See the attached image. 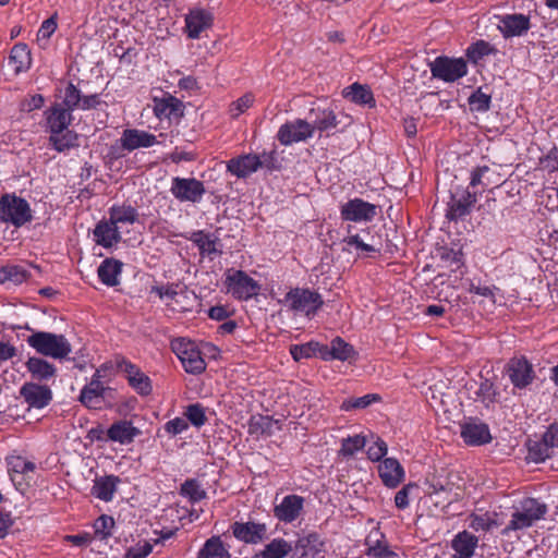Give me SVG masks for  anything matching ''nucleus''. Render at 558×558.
Masks as SVG:
<instances>
[{"label": "nucleus", "instance_id": "obj_46", "mask_svg": "<svg viewBox=\"0 0 558 558\" xmlns=\"http://www.w3.org/2000/svg\"><path fill=\"white\" fill-rule=\"evenodd\" d=\"M497 390L489 379H483L475 391L476 398L488 408L496 402Z\"/></svg>", "mask_w": 558, "mask_h": 558}, {"label": "nucleus", "instance_id": "obj_33", "mask_svg": "<svg viewBox=\"0 0 558 558\" xmlns=\"http://www.w3.org/2000/svg\"><path fill=\"white\" fill-rule=\"evenodd\" d=\"M229 548L230 545H225L220 536L214 535L206 539L197 553V558H231Z\"/></svg>", "mask_w": 558, "mask_h": 558}, {"label": "nucleus", "instance_id": "obj_28", "mask_svg": "<svg viewBox=\"0 0 558 558\" xmlns=\"http://www.w3.org/2000/svg\"><path fill=\"white\" fill-rule=\"evenodd\" d=\"M32 64L31 50L26 44H15L9 54L8 65L12 69L14 75H19L29 70Z\"/></svg>", "mask_w": 558, "mask_h": 558}, {"label": "nucleus", "instance_id": "obj_5", "mask_svg": "<svg viewBox=\"0 0 558 558\" xmlns=\"http://www.w3.org/2000/svg\"><path fill=\"white\" fill-rule=\"evenodd\" d=\"M114 366L117 369L125 374L129 386L140 396H149L153 391L150 378L142 372V369L123 355L114 357Z\"/></svg>", "mask_w": 558, "mask_h": 558}, {"label": "nucleus", "instance_id": "obj_57", "mask_svg": "<svg viewBox=\"0 0 558 558\" xmlns=\"http://www.w3.org/2000/svg\"><path fill=\"white\" fill-rule=\"evenodd\" d=\"M439 256L440 259L445 263H447L449 266L453 267L454 269H458L463 264L462 262V253L461 251H457L453 248L448 247H441L439 250Z\"/></svg>", "mask_w": 558, "mask_h": 558}, {"label": "nucleus", "instance_id": "obj_55", "mask_svg": "<svg viewBox=\"0 0 558 558\" xmlns=\"http://www.w3.org/2000/svg\"><path fill=\"white\" fill-rule=\"evenodd\" d=\"M425 496L429 497L432 495H437V493H446L447 487H453V484L449 481H441L437 476L433 475L430 477H427L425 483Z\"/></svg>", "mask_w": 558, "mask_h": 558}, {"label": "nucleus", "instance_id": "obj_22", "mask_svg": "<svg viewBox=\"0 0 558 558\" xmlns=\"http://www.w3.org/2000/svg\"><path fill=\"white\" fill-rule=\"evenodd\" d=\"M476 203V193L471 192L469 189L462 190L461 193H456L449 203L447 218L457 220L471 213L472 206Z\"/></svg>", "mask_w": 558, "mask_h": 558}, {"label": "nucleus", "instance_id": "obj_53", "mask_svg": "<svg viewBox=\"0 0 558 558\" xmlns=\"http://www.w3.org/2000/svg\"><path fill=\"white\" fill-rule=\"evenodd\" d=\"M184 414L186 416V421L191 422L195 427L203 426L207 421L205 409L201 403L187 405Z\"/></svg>", "mask_w": 558, "mask_h": 558}, {"label": "nucleus", "instance_id": "obj_41", "mask_svg": "<svg viewBox=\"0 0 558 558\" xmlns=\"http://www.w3.org/2000/svg\"><path fill=\"white\" fill-rule=\"evenodd\" d=\"M534 523L524 514L520 509H517L512 515L509 523L501 531L504 536H510L511 532L521 531L532 526Z\"/></svg>", "mask_w": 558, "mask_h": 558}, {"label": "nucleus", "instance_id": "obj_24", "mask_svg": "<svg viewBox=\"0 0 558 558\" xmlns=\"http://www.w3.org/2000/svg\"><path fill=\"white\" fill-rule=\"evenodd\" d=\"M93 239L97 245L105 248H111L121 240V231L110 223L109 219L100 220L93 230Z\"/></svg>", "mask_w": 558, "mask_h": 558}, {"label": "nucleus", "instance_id": "obj_29", "mask_svg": "<svg viewBox=\"0 0 558 558\" xmlns=\"http://www.w3.org/2000/svg\"><path fill=\"white\" fill-rule=\"evenodd\" d=\"M109 220L111 225H114L119 230L124 225H133L138 220L137 209L130 204H114L109 208Z\"/></svg>", "mask_w": 558, "mask_h": 558}, {"label": "nucleus", "instance_id": "obj_37", "mask_svg": "<svg viewBox=\"0 0 558 558\" xmlns=\"http://www.w3.org/2000/svg\"><path fill=\"white\" fill-rule=\"evenodd\" d=\"M290 553H292L291 543L283 538H274L265 546L259 556L262 558H284Z\"/></svg>", "mask_w": 558, "mask_h": 558}, {"label": "nucleus", "instance_id": "obj_19", "mask_svg": "<svg viewBox=\"0 0 558 558\" xmlns=\"http://www.w3.org/2000/svg\"><path fill=\"white\" fill-rule=\"evenodd\" d=\"M123 149L128 151L137 148H147L158 143L156 135L138 129H125L120 137Z\"/></svg>", "mask_w": 558, "mask_h": 558}, {"label": "nucleus", "instance_id": "obj_21", "mask_svg": "<svg viewBox=\"0 0 558 558\" xmlns=\"http://www.w3.org/2000/svg\"><path fill=\"white\" fill-rule=\"evenodd\" d=\"M461 437L469 446H482L492 441L487 424L470 421L461 426Z\"/></svg>", "mask_w": 558, "mask_h": 558}, {"label": "nucleus", "instance_id": "obj_50", "mask_svg": "<svg viewBox=\"0 0 558 558\" xmlns=\"http://www.w3.org/2000/svg\"><path fill=\"white\" fill-rule=\"evenodd\" d=\"M272 427V420L269 416L253 415L248 423V433L258 437L269 433Z\"/></svg>", "mask_w": 558, "mask_h": 558}, {"label": "nucleus", "instance_id": "obj_47", "mask_svg": "<svg viewBox=\"0 0 558 558\" xmlns=\"http://www.w3.org/2000/svg\"><path fill=\"white\" fill-rule=\"evenodd\" d=\"M342 242L345 244L343 251L351 252V248L354 247L357 256L378 252L373 245L364 243L359 234L349 235L344 238Z\"/></svg>", "mask_w": 558, "mask_h": 558}, {"label": "nucleus", "instance_id": "obj_12", "mask_svg": "<svg viewBox=\"0 0 558 558\" xmlns=\"http://www.w3.org/2000/svg\"><path fill=\"white\" fill-rule=\"evenodd\" d=\"M214 22V14L210 10L193 8L185 15V32L190 38H198L201 34L210 28Z\"/></svg>", "mask_w": 558, "mask_h": 558}, {"label": "nucleus", "instance_id": "obj_64", "mask_svg": "<svg viewBox=\"0 0 558 558\" xmlns=\"http://www.w3.org/2000/svg\"><path fill=\"white\" fill-rule=\"evenodd\" d=\"M187 428L189 423L183 417H174L165 424V430L172 436L180 435Z\"/></svg>", "mask_w": 558, "mask_h": 558}, {"label": "nucleus", "instance_id": "obj_62", "mask_svg": "<svg viewBox=\"0 0 558 558\" xmlns=\"http://www.w3.org/2000/svg\"><path fill=\"white\" fill-rule=\"evenodd\" d=\"M539 163L549 172L558 171V148L554 146L549 151L539 159Z\"/></svg>", "mask_w": 558, "mask_h": 558}, {"label": "nucleus", "instance_id": "obj_43", "mask_svg": "<svg viewBox=\"0 0 558 558\" xmlns=\"http://www.w3.org/2000/svg\"><path fill=\"white\" fill-rule=\"evenodd\" d=\"M381 400V397L377 393H368L357 398H349L343 400L340 405V409L343 411H351L355 409H365L369 407L374 402H378Z\"/></svg>", "mask_w": 558, "mask_h": 558}, {"label": "nucleus", "instance_id": "obj_1", "mask_svg": "<svg viewBox=\"0 0 558 558\" xmlns=\"http://www.w3.org/2000/svg\"><path fill=\"white\" fill-rule=\"evenodd\" d=\"M73 114L61 104H53L44 111V128L49 133L48 142L57 153H66L80 146V135L71 130Z\"/></svg>", "mask_w": 558, "mask_h": 558}, {"label": "nucleus", "instance_id": "obj_9", "mask_svg": "<svg viewBox=\"0 0 558 558\" xmlns=\"http://www.w3.org/2000/svg\"><path fill=\"white\" fill-rule=\"evenodd\" d=\"M505 371L513 387L518 389L526 388L535 378L533 365L524 356L510 359Z\"/></svg>", "mask_w": 558, "mask_h": 558}, {"label": "nucleus", "instance_id": "obj_35", "mask_svg": "<svg viewBox=\"0 0 558 558\" xmlns=\"http://www.w3.org/2000/svg\"><path fill=\"white\" fill-rule=\"evenodd\" d=\"M225 286L228 293L242 300L244 298V270L228 269L226 272Z\"/></svg>", "mask_w": 558, "mask_h": 558}, {"label": "nucleus", "instance_id": "obj_34", "mask_svg": "<svg viewBox=\"0 0 558 558\" xmlns=\"http://www.w3.org/2000/svg\"><path fill=\"white\" fill-rule=\"evenodd\" d=\"M342 95L357 105H368L371 107L375 105L373 93L366 85L353 83L343 89Z\"/></svg>", "mask_w": 558, "mask_h": 558}, {"label": "nucleus", "instance_id": "obj_14", "mask_svg": "<svg viewBox=\"0 0 558 558\" xmlns=\"http://www.w3.org/2000/svg\"><path fill=\"white\" fill-rule=\"evenodd\" d=\"M186 239L198 248L202 257H207L210 260H214L221 254L220 240L215 233L207 232L205 230H196Z\"/></svg>", "mask_w": 558, "mask_h": 558}, {"label": "nucleus", "instance_id": "obj_32", "mask_svg": "<svg viewBox=\"0 0 558 558\" xmlns=\"http://www.w3.org/2000/svg\"><path fill=\"white\" fill-rule=\"evenodd\" d=\"M119 482L120 480L116 475H107L96 478L92 487V495L102 501H111Z\"/></svg>", "mask_w": 558, "mask_h": 558}, {"label": "nucleus", "instance_id": "obj_36", "mask_svg": "<svg viewBox=\"0 0 558 558\" xmlns=\"http://www.w3.org/2000/svg\"><path fill=\"white\" fill-rule=\"evenodd\" d=\"M366 555L373 558H399V555L391 550L388 544L381 539H373V534L366 538Z\"/></svg>", "mask_w": 558, "mask_h": 558}, {"label": "nucleus", "instance_id": "obj_27", "mask_svg": "<svg viewBox=\"0 0 558 558\" xmlns=\"http://www.w3.org/2000/svg\"><path fill=\"white\" fill-rule=\"evenodd\" d=\"M122 267L123 263L121 260L112 257L105 258L97 269L100 282L107 287L118 286L120 283Z\"/></svg>", "mask_w": 558, "mask_h": 558}, {"label": "nucleus", "instance_id": "obj_31", "mask_svg": "<svg viewBox=\"0 0 558 558\" xmlns=\"http://www.w3.org/2000/svg\"><path fill=\"white\" fill-rule=\"evenodd\" d=\"M478 538L468 531L458 533L452 539L451 546L456 551L453 558H471L477 546Z\"/></svg>", "mask_w": 558, "mask_h": 558}, {"label": "nucleus", "instance_id": "obj_38", "mask_svg": "<svg viewBox=\"0 0 558 558\" xmlns=\"http://www.w3.org/2000/svg\"><path fill=\"white\" fill-rule=\"evenodd\" d=\"M180 495L187 498L191 504H196L207 498L206 490L196 478H187L182 483Z\"/></svg>", "mask_w": 558, "mask_h": 558}, {"label": "nucleus", "instance_id": "obj_61", "mask_svg": "<svg viewBox=\"0 0 558 558\" xmlns=\"http://www.w3.org/2000/svg\"><path fill=\"white\" fill-rule=\"evenodd\" d=\"M452 489L453 487H447L446 493H437V495H432L428 498L436 508L445 509L456 500L452 496Z\"/></svg>", "mask_w": 558, "mask_h": 558}, {"label": "nucleus", "instance_id": "obj_6", "mask_svg": "<svg viewBox=\"0 0 558 558\" xmlns=\"http://www.w3.org/2000/svg\"><path fill=\"white\" fill-rule=\"evenodd\" d=\"M433 77L452 83L468 73V64L462 58L437 57L430 64Z\"/></svg>", "mask_w": 558, "mask_h": 558}, {"label": "nucleus", "instance_id": "obj_52", "mask_svg": "<svg viewBox=\"0 0 558 558\" xmlns=\"http://www.w3.org/2000/svg\"><path fill=\"white\" fill-rule=\"evenodd\" d=\"M366 444L365 437L355 435L342 439L340 453L344 457H351L359 450L363 449Z\"/></svg>", "mask_w": 558, "mask_h": 558}, {"label": "nucleus", "instance_id": "obj_18", "mask_svg": "<svg viewBox=\"0 0 558 558\" xmlns=\"http://www.w3.org/2000/svg\"><path fill=\"white\" fill-rule=\"evenodd\" d=\"M154 113L160 120L179 119L184 114V105L179 98L166 94L161 98H154Z\"/></svg>", "mask_w": 558, "mask_h": 558}, {"label": "nucleus", "instance_id": "obj_20", "mask_svg": "<svg viewBox=\"0 0 558 558\" xmlns=\"http://www.w3.org/2000/svg\"><path fill=\"white\" fill-rule=\"evenodd\" d=\"M141 434V429L128 420L116 421L107 429L109 440L120 445L132 444Z\"/></svg>", "mask_w": 558, "mask_h": 558}, {"label": "nucleus", "instance_id": "obj_17", "mask_svg": "<svg viewBox=\"0 0 558 558\" xmlns=\"http://www.w3.org/2000/svg\"><path fill=\"white\" fill-rule=\"evenodd\" d=\"M530 27V17L521 13L506 14L499 19L498 23V29L505 38L522 36Z\"/></svg>", "mask_w": 558, "mask_h": 558}, {"label": "nucleus", "instance_id": "obj_49", "mask_svg": "<svg viewBox=\"0 0 558 558\" xmlns=\"http://www.w3.org/2000/svg\"><path fill=\"white\" fill-rule=\"evenodd\" d=\"M527 450V458L535 463L543 462L550 457V449L541 439L529 440Z\"/></svg>", "mask_w": 558, "mask_h": 558}, {"label": "nucleus", "instance_id": "obj_4", "mask_svg": "<svg viewBox=\"0 0 558 558\" xmlns=\"http://www.w3.org/2000/svg\"><path fill=\"white\" fill-rule=\"evenodd\" d=\"M171 350L186 373L197 375L206 369V362L195 342L185 338H177L171 341Z\"/></svg>", "mask_w": 558, "mask_h": 558}, {"label": "nucleus", "instance_id": "obj_59", "mask_svg": "<svg viewBox=\"0 0 558 558\" xmlns=\"http://www.w3.org/2000/svg\"><path fill=\"white\" fill-rule=\"evenodd\" d=\"M497 522L492 519L488 514H472L470 527L474 531H489Z\"/></svg>", "mask_w": 558, "mask_h": 558}, {"label": "nucleus", "instance_id": "obj_2", "mask_svg": "<svg viewBox=\"0 0 558 558\" xmlns=\"http://www.w3.org/2000/svg\"><path fill=\"white\" fill-rule=\"evenodd\" d=\"M27 344L43 356L64 360L72 352V345L62 333L33 331L26 339Z\"/></svg>", "mask_w": 558, "mask_h": 558}, {"label": "nucleus", "instance_id": "obj_58", "mask_svg": "<svg viewBox=\"0 0 558 558\" xmlns=\"http://www.w3.org/2000/svg\"><path fill=\"white\" fill-rule=\"evenodd\" d=\"M45 105V97L41 94H34L25 97L21 104L20 108L23 112H32L34 110H39Z\"/></svg>", "mask_w": 558, "mask_h": 558}, {"label": "nucleus", "instance_id": "obj_51", "mask_svg": "<svg viewBox=\"0 0 558 558\" xmlns=\"http://www.w3.org/2000/svg\"><path fill=\"white\" fill-rule=\"evenodd\" d=\"M81 90L72 82H70L64 89V97L61 105L63 108L69 109V111L73 113V111L77 110L81 105Z\"/></svg>", "mask_w": 558, "mask_h": 558}, {"label": "nucleus", "instance_id": "obj_42", "mask_svg": "<svg viewBox=\"0 0 558 558\" xmlns=\"http://www.w3.org/2000/svg\"><path fill=\"white\" fill-rule=\"evenodd\" d=\"M114 524V520L111 515L101 514L93 524L95 536L100 541L108 539L112 536Z\"/></svg>", "mask_w": 558, "mask_h": 558}, {"label": "nucleus", "instance_id": "obj_26", "mask_svg": "<svg viewBox=\"0 0 558 558\" xmlns=\"http://www.w3.org/2000/svg\"><path fill=\"white\" fill-rule=\"evenodd\" d=\"M324 547V542L317 533H310L296 539L292 546L293 557L315 558Z\"/></svg>", "mask_w": 558, "mask_h": 558}, {"label": "nucleus", "instance_id": "obj_8", "mask_svg": "<svg viewBox=\"0 0 558 558\" xmlns=\"http://www.w3.org/2000/svg\"><path fill=\"white\" fill-rule=\"evenodd\" d=\"M170 192L181 203H198L206 190L204 183L195 178L174 177L171 181Z\"/></svg>", "mask_w": 558, "mask_h": 558}, {"label": "nucleus", "instance_id": "obj_16", "mask_svg": "<svg viewBox=\"0 0 558 558\" xmlns=\"http://www.w3.org/2000/svg\"><path fill=\"white\" fill-rule=\"evenodd\" d=\"M110 389L99 380L98 374H93L90 381L82 388L78 399L88 409H100L105 393Z\"/></svg>", "mask_w": 558, "mask_h": 558}, {"label": "nucleus", "instance_id": "obj_11", "mask_svg": "<svg viewBox=\"0 0 558 558\" xmlns=\"http://www.w3.org/2000/svg\"><path fill=\"white\" fill-rule=\"evenodd\" d=\"M312 136L310 124L307 123V120L303 119H295L293 121L286 122L280 126L277 133L278 141L284 146L306 141Z\"/></svg>", "mask_w": 558, "mask_h": 558}, {"label": "nucleus", "instance_id": "obj_30", "mask_svg": "<svg viewBox=\"0 0 558 558\" xmlns=\"http://www.w3.org/2000/svg\"><path fill=\"white\" fill-rule=\"evenodd\" d=\"M27 372L37 381H48L57 374L56 366L43 357L32 356L25 363Z\"/></svg>", "mask_w": 558, "mask_h": 558}, {"label": "nucleus", "instance_id": "obj_39", "mask_svg": "<svg viewBox=\"0 0 558 558\" xmlns=\"http://www.w3.org/2000/svg\"><path fill=\"white\" fill-rule=\"evenodd\" d=\"M28 271L20 265H4L0 267V283L12 282L21 284L28 278Z\"/></svg>", "mask_w": 558, "mask_h": 558}, {"label": "nucleus", "instance_id": "obj_40", "mask_svg": "<svg viewBox=\"0 0 558 558\" xmlns=\"http://www.w3.org/2000/svg\"><path fill=\"white\" fill-rule=\"evenodd\" d=\"M519 509L526 514L533 523L541 520L547 512V506L534 498H526L521 501Z\"/></svg>", "mask_w": 558, "mask_h": 558}, {"label": "nucleus", "instance_id": "obj_15", "mask_svg": "<svg viewBox=\"0 0 558 558\" xmlns=\"http://www.w3.org/2000/svg\"><path fill=\"white\" fill-rule=\"evenodd\" d=\"M20 395L29 408L35 409H43L52 400L51 389L36 383H25L20 388Z\"/></svg>", "mask_w": 558, "mask_h": 558}, {"label": "nucleus", "instance_id": "obj_44", "mask_svg": "<svg viewBox=\"0 0 558 558\" xmlns=\"http://www.w3.org/2000/svg\"><path fill=\"white\" fill-rule=\"evenodd\" d=\"M268 538V527L265 523L246 521V544H259Z\"/></svg>", "mask_w": 558, "mask_h": 558}, {"label": "nucleus", "instance_id": "obj_54", "mask_svg": "<svg viewBox=\"0 0 558 558\" xmlns=\"http://www.w3.org/2000/svg\"><path fill=\"white\" fill-rule=\"evenodd\" d=\"M494 51V48L489 45V43L485 40H477L473 45H471L466 50V56L473 62H477L485 56L490 54Z\"/></svg>", "mask_w": 558, "mask_h": 558}, {"label": "nucleus", "instance_id": "obj_45", "mask_svg": "<svg viewBox=\"0 0 558 558\" xmlns=\"http://www.w3.org/2000/svg\"><path fill=\"white\" fill-rule=\"evenodd\" d=\"M355 354L351 344L337 337L331 341V356L333 360L350 361Z\"/></svg>", "mask_w": 558, "mask_h": 558}, {"label": "nucleus", "instance_id": "obj_60", "mask_svg": "<svg viewBox=\"0 0 558 558\" xmlns=\"http://www.w3.org/2000/svg\"><path fill=\"white\" fill-rule=\"evenodd\" d=\"M57 26L56 16H50L49 19L45 20L37 32V40L48 41L52 34L56 32Z\"/></svg>", "mask_w": 558, "mask_h": 558}, {"label": "nucleus", "instance_id": "obj_25", "mask_svg": "<svg viewBox=\"0 0 558 558\" xmlns=\"http://www.w3.org/2000/svg\"><path fill=\"white\" fill-rule=\"evenodd\" d=\"M379 477L389 488L398 487L404 480V470L395 458L384 459L378 466Z\"/></svg>", "mask_w": 558, "mask_h": 558}, {"label": "nucleus", "instance_id": "obj_7", "mask_svg": "<svg viewBox=\"0 0 558 558\" xmlns=\"http://www.w3.org/2000/svg\"><path fill=\"white\" fill-rule=\"evenodd\" d=\"M286 301L293 311L304 313L306 316L315 315L324 303L319 293L301 288L288 292Z\"/></svg>", "mask_w": 558, "mask_h": 558}, {"label": "nucleus", "instance_id": "obj_48", "mask_svg": "<svg viewBox=\"0 0 558 558\" xmlns=\"http://www.w3.org/2000/svg\"><path fill=\"white\" fill-rule=\"evenodd\" d=\"M319 343L310 341L303 344H293L290 347V354L294 361H301L303 359H310L317 354Z\"/></svg>", "mask_w": 558, "mask_h": 558}, {"label": "nucleus", "instance_id": "obj_3", "mask_svg": "<svg viewBox=\"0 0 558 558\" xmlns=\"http://www.w3.org/2000/svg\"><path fill=\"white\" fill-rule=\"evenodd\" d=\"M29 203L15 193H4L0 197V222L21 228L33 220Z\"/></svg>", "mask_w": 558, "mask_h": 558}, {"label": "nucleus", "instance_id": "obj_23", "mask_svg": "<svg viewBox=\"0 0 558 558\" xmlns=\"http://www.w3.org/2000/svg\"><path fill=\"white\" fill-rule=\"evenodd\" d=\"M303 505V497L299 495H288L282 498L280 504L275 506L274 514L279 521L290 523L299 518Z\"/></svg>", "mask_w": 558, "mask_h": 558}, {"label": "nucleus", "instance_id": "obj_56", "mask_svg": "<svg viewBox=\"0 0 558 558\" xmlns=\"http://www.w3.org/2000/svg\"><path fill=\"white\" fill-rule=\"evenodd\" d=\"M469 104L472 110L485 112L490 108V96L483 93L482 89L478 88L469 97Z\"/></svg>", "mask_w": 558, "mask_h": 558}, {"label": "nucleus", "instance_id": "obj_10", "mask_svg": "<svg viewBox=\"0 0 558 558\" xmlns=\"http://www.w3.org/2000/svg\"><path fill=\"white\" fill-rule=\"evenodd\" d=\"M340 214L347 221H372L377 215V207L362 198H353L341 206Z\"/></svg>", "mask_w": 558, "mask_h": 558}, {"label": "nucleus", "instance_id": "obj_63", "mask_svg": "<svg viewBox=\"0 0 558 558\" xmlns=\"http://www.w3.org/2000/svg\"><path fill=\"white\" fill-rule=\"evenodd\" d=\"M11 469L13 472L21 473V474H28L31 472H34L36 469V465L34 462L26 460L23 457H15L10 462Z\"/></svg>", "mask_w": 558, "mask_h": 558}, {"label": "nucleus", "instance_id": "obj_13", "mask_svg": "<svg viewBox=\"0 0 558 558\" xmlns=\"http://www.w3.org/2000/svg\"><path fill=\"white\" fill-rule=\"evenodd\" d=\"M306 120L310 124L312 135L315 131H319L320 133L326 132L327 135H329L340 124L336 113L329 108H312Z\"/></svg>", "mask_w": 558, "mask_h": 558}]
</instances>
